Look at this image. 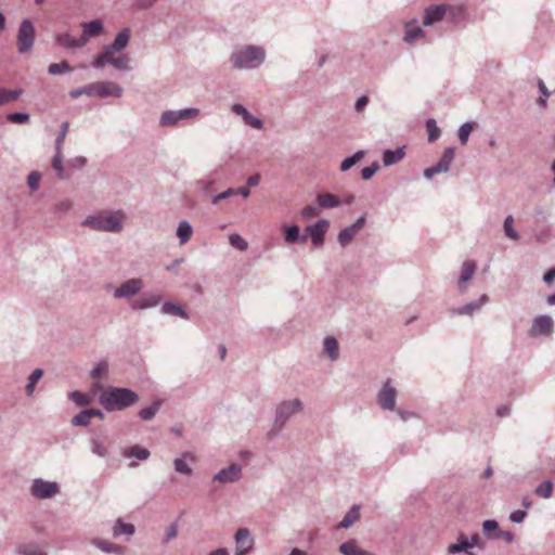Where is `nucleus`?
I'll list each match as a JSON object with an SVG mask.
<instances>
[{
	"label": "nucleus",
	"instance_id": "1",
	"mask_svg": "<svg viewBox=\"0 0 555 555\" xmlns=\"http://www.w3.org/2000/svg\"><path fill=\"white\" fill-rule=\"evenodd\" d=\"M100 403L107 411L122 410L138 401V395L127 388L107 387L99 397Z\"/></svg>",
	"mask_w": 555,
	"mask_h": 555
},
{
	"label": "nucleus",
	"instance_id": "2",
	"mask_svg": "<svg viewBox=\"0 0 555 555\" xmlns=\"http://www.w3.org/2000/svg\"><path fill=\"white\" fill-rule=\"evenodd\" d=\"M126 220L122 211L100 212L83 221V225L96 231L120 232Z\"/></svg>",
	"mask_w": 555,
	"mask_h": 555
},
{
	"label": "nucleus",
	"instance_id": "3",
	"mask_svg": "<svg viewBox=\"0 0 555 555\" xmlns=\"http://www.w3.org/2000/svg\"><path fill=\"white\" fill-rule=\"evenodd\" d=\"M262 48L247 46L231 55V61L236 68H253L260 65L264 60Z\"/></svg>",
	"mask_w": 555,
	"mask_h": 555
},
{
	"label": "nucleus",
	"instance_id": "4",
	"mask_svg": "<svg viewBox=\"0 0 555 555\" xmlns=\"http://www.w3.org/2000/svg\"><path fill=\"white\" fill-rule=\"evenodd\" d=\"M106 64L113 65L118 70L130 69L129 56L120 52L103 51L93 61V66L96 68H102Z\"/></svg>",
	"mask_w": 555,
	"mask_h": 555
},
{
	"label": "nucleus",
	"instance_id": "5",
	"mask_svg": "<svg viewBox=\"0 0 555 555\" xmlns=\"http://www.w3.org/2000/svg\"><path fill=\"white\" fill-rule=\"evenodd\" d=\"M451 11V13L455 16V15H462L464 14V9L463 7H456V8H453V7H448V5H444V4H440V5H430L428 7L426 10H425V14H424V20H423V24L425 26H430L439 21H441L443 18V16L446 15L447 11Z\"/></svg>",
	"mask_w": 555,
	"mask_h": 555
},
{
	"label": "nucleus",
	"instance_id": "6",
	"mask_svg": "<svg viewBox=\"0 0 555 555\" xmlns=\"http://www.w3.org/2000/svg\"><path fill=\"white\" fill-rule=\"evenodd\" d=\"M89 96H116L120 98L122 94V88L112 81H98L88 85Z\"/></svg>",
	"mask_w": 555,
	"mask_h": 555
},
{
	"label": "nucleus",
	"instance_id": "7",
	"mask_svg": "<svg viewBox=\"0 0 555 555\" xmlns=\"http://www.w3.org/2000/svg\"><path fill=\"white\" fill-rule=\"evenodd\" d=\"M60 493V487L55 481H47L41 478L35 479L30 488V494L40 500H47Z\"/></svg>",
	"mask_w": 555,
	"mask_h": 555
},
{
	"label": "nucleus",
	"instance_id": "8",
	"mask_svg": "<svg viewBox=\"0 0 555 555\" xmlns=\"http://www.w3.org/2000/svg\"><path fill=\"white\" fill-rule=\"evenodd\" d=\"M35 41V27L29 20H24L21 23L17 34V50L20 53H25L31 50Z\"/></svg>",
	"mask_w": 555,
	"mask_h": 555
},
{
	"label": "nucleus",
	"instance_id": "9",
	"mask_svg": "<svg viewBox=\"0 0 555 555\" xmlns=\"http://www.w3.org/2000/svg\"><path fill=\"white\" fill-rule=\"evenodd\" d=\"M301 410V402L297 399L284 401L276 409V417L274 422L275 430H280L286 421L295 413Z\"/></svg>",
	"mask_w": 555,
	"mask_h": 555
},
{
	"label": "nucleus",
	"instance_id": "10",
	"mask_svg": "<svg viewBox=\"0 0 555 555\" xmlns=\"http://www.w3.org/2000/svg\"><path fill=\"white\" fill-rule=\"evenodd\" d=\"M398 391L392 386L391 379H387L377 393V403L383 410L393 411Z\"/></svg>",
	"mask_w": 555,
	"mask_h": 555
},
{
	"label": "nucleus",
	"instance_id": "11",
	"mask_svg": "<svg viewBox=\"0 0 555 555\" xmlns=\"http://www.w3.org/2000/svg\"><path fill=\"white\" fill-rule=\"evenodd\" d=\"M199 111L197 108H185L181 111H168L162 115L160 124L163 126H171L181 119L197 117Z\"/></svg>",
	"mask_w": 555,
	"mask_h": 555
},
{
	"label": "nucleus",
	"instance_id": "12",
	"mask_svg": "<svg viewBox=\"0 0 555 555\" xmlns=\"http://www.w3.org/2000/svg\"><path fill=\"white\" fill-rule=\"evenodd\" d=\"M454 158V149L448 147L442 154L440 160L429 168L424 170V176L428 179L433 178L437 173L447 172Z\"/></svg>",
	"mask_w": 555,
	"mask_h": 555
},
{
	"label": "nucleus",
	"instance_id": "13",
	"mask_svg": "<svg viewBox=\"0 0 555 555\" xmlns=\"http://www.w3.org/2000/svg\"><path fill=\"white\" fill-rule=\"evenodd\" d=\"M242 477V466L240 464L233 463L230 466L220 469L212 478V481H218L220 483H233L241 479Z\"/></svg>",
	"mask_w": 555,
	"mask_h": 555
},
{
	"label": "nucleus",
	"instance_id": "14",
	"mask_svg": "<svg viewBox=\"0 0 555 555\" xmlns=\"http://www.w3.org/2000/svg\"><path fill=\"white\" fill-rule=\"evenodd\" d=\"M328 227H330L328 221L325 219H322V220H319L315 224L309 225L306 228V231L311 236L312 243L317 247H319L323 244L324 236H325V233H326Z\"/></svg>",
	"mask_w": 555,
	"mask_h": 555
},
{
	"label": "nucleus",
	"instance_id": "15",
	"mask_svg": "<svg viewBox=\"0 0 555 555\" xmlns=\"http://www.w3.org/2000/svg\"><path fill=\"white\" fill-rule=\"evenodd\" d=\"M81 26L82 34L80 36V42H78L79 46H86L90 38L100 36L103 30V23L100 20L83 23Z\"/></svg>",
	"mask_w": 555,
	"mask_h": 555
},
{
	"label": "nucleus",
	"instance_id": "16",
	"mask_svg": "<svg viewBox=\"0 0 555 555\" xmlns=\"http://www.w3.org/2000/svg\"><path fill=\"white\" fill-rule=\"evenodd\" d=\"M553 332V320L548 315H540L534 319L532 327L530 330L531 336L538 335H551Z\"/></svg>",
	"mask_w": 555,
	"mask_h": 555
},
{
	"label": "nucleus",
	"instance_id": "17",
	"mask_svg": "<svg viewBox=\"0 0 555 555\" xmlns=\"http://www.w3.org/2000/svg\"><path fill=\"white\" fill-rule=\"evenodd\" d=\"M236 550L242 552H250L254 546V539L247 528H240L234 534Z\"/></svg>",
	"mask_w": 555,
	"mask_h": 555
},
{
	"label": "nucleus",
	"instance_id": "18",
	"mask_svg": "<svg viewBox=\"0 0 555 555\" xmlns=\"http://www.w3.org/2000/svg\"><path fill=\"white\" fill-rule=\"evenodd\" d=\"M365 217L359 218L352 225L341 230L338 234V241L341 246L348 245L354 235L364 227Z\"/></svg>",
	"mask_w": 555,
	"mask_h": 555
},
{
	"label": "nucleus",
	"instance_id": "19",
	"mask_svg": "<svg viewBox=\"0 0 555 555\" xmlns=\"http://www.w3.org/2000/svg\"><path fill=\"white\" fill-rule=\"evenodd\" d=\"M141 288L142 281L140 279H131L116 288L114 295L116 298L129 297L139 293Z\"/></svg>",
	"mask_w": 555,
	"mask_h": 555
},
{
	"label": "nucleus",
	"instance_id": "20",
	"mask_svg": "<svg viewBox=\"0 0 555 555\" xmlns=\"http://www.w3.org/2000/svg\"><path fill=\"white\" fill-rule=\"evenodd\" d=\"M91 544L107 554L124 555V553H125L124 546L112 543L109 541H106V540H103L100 538H93L91 540Z\"/></svg>",
	"mask_w": 555,
	"mask_h": 555
},
{
	"label": "nucleus",
	"instance_id": "21",
	"mask_svg": "<svg viewBox=\"0 0 555 555\" xmlns=\"http://www.w3.org/2000/svg\"><path fill=\"white\" fill-rule=\"evenodd\" d=\"M129 39H130V29L125 28L120 33L117 34V36L112 44L105 47L104 51L121 52L128 46Z\"/></svg>",
	"mask_w": 555,
	"mask_h": 555
},
{
	"label": "nucleus",
	"instance_id": "22",
	"mask_svg": "<svg viewBox=\"0 0 555 555\" xmlns=\"http://www.w3.org/2000/svg\"><path fill=\"white\" fill-rule=\"evenodd\" d=\"M232 112L236 115L242 116L246 125L256 129H260L262 127V121L259 118L249 114L243 105L234 104L232 106Z\"/></svg>",
	"mask_w": 555,
	"mask_h": 555
},
{
	"label": "nucleus",
	"instance_id": "23",
	"mask_svg": "<svg viewBox=\"0 0 555 555\" xmlns=\"http://www.w3.org/2000/svg\"><path fill=\"white\" fill-rule=\"evenodd\" d=\"M95 416L103 418L102 411L96 410V409L85 410V411L80 412L79 414H77L73 418L72 423L75 426H87L90 423V421Z\"/></svg>",
	"mask_w": 555,
	"mask_h": 555
},
{
	"label": "nucleus",
	"instance_id": "24",
	"mask_svg": "<svg viewBox=\"0 0 555 555\" xmlns=\"http://www.w3.org/2000/svg\"><path fill=\"white\" fill-rule=\"evenodd\" d=\"M284 233V240L287 244H294L296 242L299 243H306L307 242V235H300L299 233V227L294 225H284L282 228Z\"/></svg>",
	"mask_w": 555,
	"mask_h": 555
},
{
	"label": "nucleus",
	"instance_id": "25",
	"mask_svg": "<svg viewBox=\"0 0 555 555\" xmlns=\"http://www.w3.org/2000/svg\"><path fill=\"white\" fill-rule=\"evenodd\" d=\"M360 506L353 505L344 516L337 528L348 529L353 526L360 519Z\"/></svg>",
	"mask_w": 555,
	"mask_h": 555
},
{
	"label": "nucleus",
	"instance_id": "26",
	"mask_svg": "<svg viewBox=\"0 0 555 555\" xmlns=\"http://www.w3.org/2000/svg\"><path fill=\"white\" fill-rule=\"evenodd\" d=\"M339 552L344 555H375L372 552L361 550L356 540H349L339 546Z\"/></svg>",
	"mask_w": 555,
	"mask_h": 555
},
{
	"label": "nucleus",
	"instance_id": "27",
	"mask_svg": "<svg viewBox=\"0 0 555 555\" xmlns=\"http://www.w3.org/2000/svg\"><path fill=\"white\" fill-rule=\"evenodd\" d=\"M159 301H160V296L151 294V295H146L142 298L133 300L131 304V307L133 309H146V308L157 306L159 304Z\"/></svg>",
	"mask_w": 555,
	"mask_h": 555
},
{
	"label": "nucleus",
	"instance_id": "28",
	"mask_svg": "<svg viewBox=\"0 0 555 555\" xmlns=\"http://www.w3.org/2000/svg\"><path fill=\"white\" fill-rule=\"evenodd\" d=\"M457 542L449 544L447 552L450 555L467 552L469 550L468 538L464 533L457 535Z\"/></svg>",
	"mask_w": 555,
	"mask_h": 555
},
{
	"label": "nucleus",
	"instance_id": "29",
	"mask_svg": "<svg viewBox=\"0 0 555 555\" xmlns=\"http://www.w3.org/2000/svg\"><path fill=\"white\" fill-rule=\"evenodd\" d=\"M424 36V31L415 21L409 22L405 25L404 40L409 43L414 42L416 39Z\"/></svg>",
	"mask_w": 555,
	"mask_h": 555
},
{
	"label": "nucleus",
	"instance_id": "30",
	"mask_svg": "<svg viewBox=\"0 0 555 555\" xmlns=\"http://www.w3.org/2000/svg\"><path fill=\"white\" fill-rule=\"evenodd\" d=\"M134 531L135 528L132 524L124 522L120 518H118L113 526V535L115 538L121 534L132 535Z\"/></svg>",
	"mask_w": 555,
	"mask_h": 555
},
{
	"label": "nucleus",
	"instance_id": "31",
	"mask_svg": "<svg viewBox=\"0 0 555 555\" xmlns=\"http://www.w3.org/2000/svg\"><path fill=\"white\" fill-rule=\"evenodd\" d=\"M317 202L322 208H334L340 205V199L331 193L319 194Z\"/></svg>",
	"mask_w": 555,
	"mask_h": 555
},
{
	"label": "nucleus",
	"instance_id": "32",
	"mask_svg": "<svg viewBox=\"0 0 555 555\" xmlns=\"http://www.w3.org/2000/svg\"><path fill=\"white\" fill-rule=\"evenodd\" d=\"M499 522L494 519H487L482 522V533L489 540H496L499 533Z\"/></svg>",
	"mask_w": 555,
	"mask_h": 555
},
{
	"label": "nucleus",
	"instance_id": "33",
	"mask_svg": "<svg viewBox=\"0 0 555 555\" xmlns=\"http://www.w3.org/2000/svg\"><path fill=\"white\" fill-rule=\"evenodd\" d=\"M476 271V263L472 260H467L463 263L462 272L460 276V286L467 283Z\"/></svg>",
	"mask_w": 555,
	"mask_h": 555
},
{
	"label": "nucleus",
	"instance_id": "34",
	"mask_svg": "<svg viewBox=\"0 0 555 555\" xmlns=\"http://www.w3.org/2000/svg\"><path fill=\"white\" fill-rule=\"evenodd\" d=\"M193 229L188 221H181L177 229V235L180 238V244H185L192 236Z\"/></svg>",
	"mask_w": 555,
	"mask_h": 555
},
{
	"label": "nucleus",
	"instance_id": "35",
	"mask_svg": "<svg viewBox=\"0 0 555 555\" xmlns=\"http://www.w3.org/2000/svg\"><path fill=\"white\" fill-rule=\"evenodd\" d=\"M554 485L551 480L541 482L534 489V494L539 498L550 499L553 495Z\"/></svg>",
	"mask_w": 555,
	"mask_h": 555
},
{
	"label": "nucleus",
	"instance_id": "36",
	"mask_svg": "<svg viewBox=\"0 0 555 555\" xmlns=\"http://www.w3.org/2000/svg\"><path fill=\"white\" fill-rule=\"evenodd\" d=\"M404 156V152L401 149H398L396 151L387 150L384 152L383 155V162L385 166H390L399 160H401Z\"/></svg>",
	"mask_w": 555,
	"mask_h": 555
},
{
	"label": "nucleus",
	"instance_id": "37",
	"mask_svg": "<svg viewBox=\"0 0 555 555\" xmlns=\"http://www.w3.org/2000/svg\"><path fill=\"white\" fill-rule=\"evenodd\" d=\"M16 551L21 555H47L46 552L40 550L36 544L34 543H24L20 544L16 547Z\"/></svg>",
	"mask_w": 555,
	"mask_h": 555
},
{
	"label": "nucleus",
	"instance_id": "38",
	"mask_svg": "<svg viewBox=\"0 0 555 555\" xmlns=\"http://www.w3.org/2000/svg\"><path fill=\"white\" fill-rule=\"evenodd\" d=\"M59 44H61L64 48H82L83 46H79L78 42H80L79 38H73L69 34H62L59 35L56 38Z\"/></svg>",
	"mask_w": 555,
	"mask_h": 555
},
{
	"label": "nucleus",
	"instance_id": "39",
	"mask_svg": "<svg viewBox=\"0 0 555 555\" xmlns=\"http://www.w3.org/2000/svg\"><path fill=\"white\" fill-rule=\"evenodd\" d=\"M324 351L332 360L338 358V343L334 337H327L324 340Z\"/></svg>",
	"mask_w": 555,
	"mask_h": 555
},
{
	"label": "nucleus",
	"instance_id": "40",
	"mask_svg": "<svg viewBox=\"0 0 555 555\" xmlns=\"http://www.w3.org/2000/svg\"><path fill=\"white\" fill-rule=\"evenodd\" d=\"M364 157V152L363 151H359L357 152L356 154H353L352 156L350 157H347L346 159L343 160L341 165H340V169L343 171H347L348 169H350L352 166H354L356 164H358L362 158Z\"/></svg>",
	"mask_w": 555,
	"mask_h": 555
},
{
	"label": "nucleus",
	"instance_id": "41",
	"mask_svg": "<svg viewBox=\"0 0 555 555\" xmlns=\"http://www.w3.org/2000/svg\"><path fill=\"white\" fill-rule=\"evenodd\" d=\"M126 460H130L128 463L129 468H133L138 465V462L145 461L149 459L151 453H121Z\"/></svg>",
	"mask_w": 555,
	"mask_h": 555
},
{
	"label": "nucleus",
	"instance_id": "42",
	"mask_svg": "<svg viewBox=\"0 0 555 555\" xmlns=\"http://www.w3.org/2000/svg\"><path fill=\"white\" fill-rule=\"evenodd\" d=\"M21 95L20 90H7V89H0V105L13 102L18 99Z\"/></svg>",
	"mask_w": 555,
	"mask_h": 555
},
{
	"label": "nucleus",
	"instance_id": "43",
	"mask_svg": "<svg viewBox=\"0 0 555 555\" xmlns=\"http://www.w3.org/2000/svg\"><path fill=\"white\" fill-rule=\"evenodd\" d=\"M72 70H73L72 66L66 61L61 62V63H52V64H50V66L48 68V72L51 75H59V74H63L66 72H72Z\"/></svg>",
	"mask_w": 555,
	"mask_h": 555
},
{
	"label": "nucleus",
	"instance_id": "44",
	"mask_svg": "<svg viewBox=\"0 0 555 555\" xmlns=\"http://www.w3.org/2000/svg\"><path fill=\"white\" fill-rule=\"evenodd\" d=\"M173 466L177 473L183 474V475H191L193 469L188 464L185 457H179L173 461Z\"/></svg>",
	"mask_w": 555,
	"mask_h": 555
},
{
	"label": "nucleus",
	"instance_id": "45",
	"mask_svg": "<svg viewBox=\"0 0 555 555\" xmlns=\"http://www.w3.org/2000/svg\"><path fill=\"white\" fill-rule=\"evenodd\" d=\"M43 371L41 369H36L31 375L29 376L28 384L26 386V391L28 395H31L35 390L36 384L39 382V379L42 377Z\"/></svg>",
	"mask_w": 555,
	"mask_h": 555
},
{
	"label": "nucleus",
	"instance_id": "46",
	"mask_svg": "<svg viewBox=\"0 0 555 555\" xmlns=\"http://www.w3.org/2000/svg\"><path fill=\"white\" fill-rule=\"evenodd\" d=\"M487 295H482L479 299V302H472L464 306L459 313L461 314H472L475 310L479 309L485 302H487Z\"/></svg>",
	"mask_w": 555,
	"mask_h": 555
},
{
	"label": "nucleus",
	"instance_id": "47",
	"mask_svg": "<svg viewBox=\"0 0 555 555\" xmlns=\"http://www.w3.org/2000/svg\"><path fill=\"white\" fill-rule=\"evenodd\" d=\"M163 311L168 314L179 315L182 318H188L185 311L180 307L171 302H166L163 305Z\"/></svg>",
	"mask_w": 555,
	"mask_h": 555
},
{
	"label": "nucleus",
	"instance_id": "48",
	"mask_svg": "<svg viewBox=\"0 0 555 555\" xmlns=\"http://www.w3.org/2000/svg\"><path fill=\"white\" fill-rule=\"evenodd\" d=\"M229 242L234 248L238 250H246L248 247L247 242L238 234H231L229 236Z\"/></svg>",
	"mask_w": 555,
	"mask_h": 555
},
{
	"label": "nucleus",
	"instance_id": "49",
	"mask_svg": "<svg viewBox=\"0 0 555 555\" xmlns=\"http://www.w3.org/2000/svg\"><path fill=\"white\" fill-rule=\"evenodd\" d=\"M159 409V402H155L152 405L144 408L140 411L139 415L142 420H152Z\"/></svg>",
	"mask_w": 555,
	"mask_h": 555
},
{
	"label": "nucleus",
	"instance_id": "50",
	"mask_svg": "<svg viewBox=\"0 0 555 555\" xmlns=\"http://www.w3.org/2000/svg\"><path fill=\"white\" fill-rule=\"evenodd\" d=\"M474 126H475L474 124L466 122V124H464V125H462L460 127L459 139H460L462 144H466L467 143L469 134H470V132L474 129Z\"/></svg>",
	"mask_w": 555,
	"mask_h": 555
},
{
	"label": "nucleus",
	"instance_id": "51",
	"mask_svg": "<svg viewBox=\"0 0 555 555\" xmlns=\"http://www.w3.org/2000/svg\"><path fill=\"white\" fill-rule=\"evenodd\" d=\"M426 128L428 131V140L430 142H434L435 140H437L440 134V130L437 127L436 121L434 119L427 120Z\"/></svg>",
	"mask_w": 555,
	"mask_h": 555
},
{
	"label": "nucleus",
	"instance_id": "52",
	"mask_svg": "<svg viewBox=\"0 0 555 555\" xmlns=\"http://www.w3.org/2000/svg\"><path fill=\"white\" fill-rule=\"evenodd\" d=\"M514 219L512 216H507L504 221V231L506 236L512 240H518V233L513 229Z\"/></svg>",
	"mask_w": 555,
	"mask_h": 555
},
{
	"label": "nucleus",
	"instance_id": "53",
	"mask_svg": "<svg viewBox=\"0 0 555 555\" xmlns=\"http://www.w3.org/2000/svg\"><path fill=\"white\" fill-rule=\"evenodd\" d=\"M68 129H69V124L67 121H65L61 125V129H60L59 135L55 141V149L57 151L61 150L62 144L64 143L65 138L67 135Z\"/></svg>",
	"mask_w": 555,
	"mask_h": 555
},
{
	"label": "nucleus",
	"instance_id": "54",
	"mask_svg": "<svg viewBox=\"0 0 555 555\" xmlns=\"http://www.w3.org/2000/svg\"><path fill=\"white\" fill-rule=\"evenodd\" d=\"M52 166L56 170L60 178H65L63 166H62L61 150L60 151L56 150V154L52 160Z\"/></svg>",
	"mask_w": 555,
	"mask_h": 555
},
{
	"label": "nucleus",
	"instance_id": "55",
	"mask_svg": "<svg viewBox=\"0 0 555 555\" xmlns=\"http://www.w3.org/2000/svg\"><path fill=\"white\" fill-rule=\"evenodd\" d=\"M41 180V175L37 171H33L29 173L27 179V184L30 190L36 191L39 188V183Z\"/></svg>",
	"mask_w": 555,
	"mask_h": 555
},
{
	"label": "nucleus",
	"instance_id": "56",
	"mask_svg": "<svg viewBox=\"0 0 555 555\" xmlns=\"http://www.w3.org/2000/svg\"><path fill=\"white\" fill-rule=\"evenodd\" d=\"M8 120L13 124H24L29 120V115L25 113H12L8 115Z\"/></svg>",
	"mask_w": 555,
	"mask_h": 555
},
{
	"label": "nucleus",
	"instance_id": "57",
	"mask_svg": "<svg viewBox=\"0 0 555 555\" xmlns=\"http://www.w3.org/2000/svg\"><path fill=\"white\" fill-rule=\"evenodd\" d=\"M108 370V365L106 362H100L93 370H92V377L94 379H100L103 375L106 374Z\"/></svg>",
	"mask_w": 555,
	"mask_h": 555
},
{
	"label": "nucleus",
	"instance_id": "58",
	"mask_svg": "<svg viewBox=\"0 0 555 555\" xmlns=\"http://www.w3.org/2000/svg\"><path fill=\"white\" fill-rule=\"evenodd\" d=\"M379 169L378 164H373L372 166L365 167L362 169L361 175L363 180L371 179L375 172Z\"/></svg>",
	"mask_w": 555,
	"mask_h": 555
},
{
	"label": "nucleus",
	"instance_id": "59",
	"mask_svg": "<svg viewBox=\"0 0 555 555\" xmlns=\"http://www.w3.org/2000/svg\"><path fill=\"white\" fill-rule=\"evenodd\" d=\"M178 534V526L176 522L169 525L166 529L165 540L164 542L167 543L170 540L175 539Z\"/></svg>",
	"mask_w": 555,
	"mask_h": 555
},
{
	"label": "nucleus",
	"instance_id": "60",
	"mask_svg": "<svg viewBox=\"0 0 555 555\" xmlns=\"http://www.w3.org/2000/svg\"><path fill=\"white\" fill-rule=\"evenodd\" d=\"M527 516V512L526 511H521V509H517V511H514L511 515H509V519L513 521V522H516V524H520L524 521V519L526 518Z\"/></svg>",
	"mask_w": 555,
	"mask_h": 555
},
{
	"label": "nucleus",
	"instance_id": "61",
	"mask_svg": "<svg viewBox=\"0 0 555 555\" xmlns=\"http://www.w3.org/2000/svg\"><path fill=\"white\" fill-rule=\"evenodd\" d=\"M301 215L306 219H311L319 215V209L314 206L309 205L302 209Z\"/></svg>",
	"mask_w": 555,
	"mask_h": 555
},
{
	"label": "nucleus",
	"instance_id": "62",
	"mask_svg": "<svg viewBox=\"0 0 555 555\" xmlns=\"http://www.w3.org/2000/svg\"><path fill=\"white\" fill-rule=\"evenodd\" d=\"M70 397L79 405H85L89 403L87 397L78 391L72 392Z\"/></svg>",
	"mask_w": 555,
	"mask_h": 555
},
{
	"label": "nucleus",
	"instance_id": "63",
	"mask_svg": "<svg viewBox=\"0 0 555 555\" xmlns=\"http://www.w3.org/2000/svg\"><path fill=\"white\" fill-rule=\"evenodd\" d=\"M502 539L507 543H512L515 539V535L511 531H503L500 530L499 533H496V540Z\"/></svg>",
	"mask_w": 555,
	"mask_h": 555
},
{
	"label": "nucleus",
	"instance_id": "64",
	"mask_svg": "<svg viewBox=\"0 0 555 555\" xmlns=\"http://www.w3.org/2000/svg\"><path fill=\"white\" fill-rule=\"evenodd\" d=\"M87 90H88V85L85 87H81V88L74 89V90L69 91V96L72 99H77L83 94L89 96V92Z\"/></svg>",
	"mask_w": 555,
	"mask_h": 555
}]
</instances>
